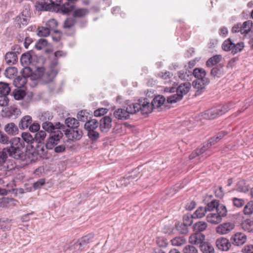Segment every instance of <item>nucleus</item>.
Returning <instances> with one entry per match:
<instances>
[{"label":"nucleus","instance_id":"f257e3e1","mask_svg":"<svg viewBox=\"0 0 253 253\" xmlns=\"http://www.w3.org/2000/svg\"><path fill=\"white\" fill-rule=\"evenodd\" d=\"M16 142V140L14 141L11 147L4 148L0 151V171H10L14 168L12 162L8 159V155L14 159L22 161L26 159L25 150H20L21 146Z\"/></svg>","mask_w":253,"mask_h":253},{"label":"nucleus","instance_id":"f03ea898","mask_svg":"<svg viewBox=\"0 0 253 253\" xmlns=\"http://www.w3.org/2000/svg\"><path fill=\"white\" fill-rule=\"evenodd\" d=\"M76 1H68L61 3L60 13L63 14H71L75 19H83L89 13V10L86 8L76 7Z\"/></svg>","mask_w":253,"mask_h":253},{"label":"nucleus","instance_id":"7ed1b4c3","mask_svg":"<svg viewBox=\"0 0 253 253\" xmlns=\"http://www.w3.org/2000/svg\"><path fill=\"white\" fill-rule=\"evenodd\" d=\"M57 66V60H54L51 61L48 68L46 70L42 67L37 68L35 71L37 79H41L45 83L51 82L58 72Z\"/></svg>","mask_w":253,"mask_h":253},{"label":"nucleus","instance_id":"20e7f679","mask_svg":"<svg viewBox=\"0 0 253 253\" xmlns=\"http://www.w3.org/2000/svg\"><path fill=\"white\" fill-rule=\"evenodd\" d=\"M60 0H36L35 8L38 11H52L60 12Z\"/></svg>","mask_w":253,"mask_h":253},{"label":"nucleus","instance_id":"39448f33","mask_svg":"<svg viewBox=\"0 0 253 253\" xmlns=\"http://www.w3.org/2000/svg\"><path fill=\"white\" fill-rule=\"evenodd\" d=\"M148 104L147 98H141L138 100V102L128 105L126 110L128 112L129 116L130 114H134L139 111H140L143 115H148L150 114L151 109L148 106Z\"/></svg>","mask_w":253,"mask_h":253},{"label":"nucleus","instance_id":"423d86ee","mask_svg":"<svg viewBox=\"0 0 253 253\" xmlns=\"http://www.w3.org/2000/svg\"><path fill=\"white\" fill-rule=\"evenodd\" d=\"M234 104L231 102L223 105H219L214 108L206 110L203 113V116L205 119H214L220 116L233 107Z\"/></svg>","mask_w":253,"mask_h":253},{"label":"nucleus","instance_id":"0eeeda50","mask_svg":"<svg viewBox=\"0 0 253 253\" xmlns=\"http://www.w3.org/2000/svg\"><path fill=\"white\" fill-rule=\"evenodd\" d=\"M245 45L243 42H239L235 44L230 38L225 40L222 44V49L225 51H231V53L235 54L241 52Z\"/></svg>","mask_w":253,"mask_h":253},{"label":"nucleus","instance_id":"6e6552de","mask_svg":"<svg viewBox=\"0 0 253 253\" xmlns=\"http://www.w3.org/2000/svg\"><path fill=\"white\" fill-rule=\"evenodd\" d=\"M21 75L18 76L13 81L14 85L17 88H21L27 83V78L31 75V70L29 67L23 68L20 72Z\"/></svg>","mask_w":253,"mask_h":253},{"label":"nucleus","instance_id":"1a4fd4ad","mask_svg":"<svg viewBox=\"0 0 253 253\" xmlns=\"http://www.w3.org/2000/svg\"><path fill=\"white\" fill-rule=\"evenodd\" d=\"M16 140V142L19 144V146H21L20 150H25L24 144H23V141L21 140L19 137H15L12 139H10L6 134L4 132L0 130V143L3 145L10 144L9 147H11L13 146V142L14 141Z\"/></svg>","mask_w":253,"mask_h":253},{"label":"nucleus","instance_id":"9d476101","mask_svg":"<svg viewBox=\"0 0 253 253\" xmlns=\"http://www.w3.org/2000/svg\"><path fill=\"white\" fill-rule=\"evenodd\" d=\"M63 133L60 130L55 131L48 138L45 144V147L47 149H52L58 143L60 139L63 137Z\"/></svg>","mask_w":253,"mask_h":253},{"label":"nucleus","instance_id":"9b49d317","mask_svg":"<svg viewBox=\"0 0 253 253\" xmlns=\"http://www.w3.org/2000/svg\"><path fill=\"white\" fill-rule=\"evenodd\" d=\"M112 119L110 117L106 116L103 117L99 123L100 129L102 132H107L112 126Z\"/></svg>","mask_w":253,"mask_h":253},{"label":"nucleus","instance_id":"f8f14e48","mask_svg":"<svg viewBox=\"0 0 253 253\" xmlns=\"http://www.w3.org/2000/svg\"><path fill=\"white\" fill-rule=\"evenodd\" d=\"M216 247L221 251H227L231 247V241L227 238L220 237L216 239L215 242Z\"/></svg>","mask_w":253,"mask_h":253},{"label":"nucleus","instance_id":"ddd939ff","mask_svg":"<svg viewBox=\"0 0 253 253\" xmlns=\"http://www.w3.org/2000/svg\"><path fill=\"white\" fill-rule=\"evenodd\" d=\"M65 134L70 140H80L83 135L82 130L77 128L67 129L65 130Z\"/></svg>","mask_w":253,"mask_h":253},{"label":"nucleus","instance_id":"4468645a","mask_svg":"<svg viewBox=\"0 0 253 253\" xmlns=\"http://www.w3.org/2000/svg\"><path fill=\"white\" fill-rule=\"evenodd\" d=\"M166 101V98L163 95H159L155 97L150 103L148 99V106L151 109L150 113L154 108H159L162 106Z\"/></svg>","mask_w":253,"mask_h":253},{"label":"nucleus","instance_id":"2eb2a0df","mask_svg":"<svg viewBox=\"0 0 253 253\" xmlns=\"http://www.w3.org/2000/svg\"><path fill=\"white\" fill-rule=\"evenodd\" d=\"M235 225L231 222H225L217 226L216 231L217 233L223 235L229 233L234 228Z\"/></svg>","mask_w":253,"mask_h":253},{"label":"nucleus","instance_id":"dca6fc26","mask_svg":"<svg viewBox=\"0 0 253 253\" xmlns=\"http://www.w3.org/2000/svg\"><path fill=\"white\" fill-rule=\"evenodd\" d=\"M246 239V236L244 233L238 232L231 237L230 241L233 245L240 246L244 244Z\"/></svg>","mask_w":253,"mask_h":253},{"label":"nucleus","instance_id":"f3484780","mask_svg":"<svg viewBox=\"0 0 253 253\" xmlns=\"http://www.w3.org/2000/svg\"><path fill=\"white\" fill-rule=\"evenodd\" d=\"M210 81L209 78L205 79H196L193 82V86L197 89V92L201 93L202 90L205 89V86L209 84Z\"/></svg>","mask_w":253,"mask_h":253},{"label":"nucleus","instance_id":"a211bd4d","mask_svg":"<svg viewBox=\"0 0 253 253\" xmlns=\"http://www.w3.org/2000/svg\"><path fill=\"white\" fill-rule=\"evenodd\" d=\"M205 236L204 234L195 232L189 237V242L192 244L199 245L200 246L205 242Z\"/></svg>","mask_w":253,"mask_h":253},{"label":"nucleus","instance_id":"6ab92c4d","mask_svg":"<svg viewBox=\"0 0 253 253\" xmlns=\"http://www.w3.org/2000/svg\"><path fill=\"white\" fill-rule=\"evenodd\" d=\"M114 117L120 120H126L129 118L128 112L125 109L119 108L116 110L113 113Z\"/></svg>","mask_w":253,"mask_h":253},{"label":"nucleus","instance_id":"aec40b11","mask_svg":"<svg viewBox=\"0 0 253 253\" xmlns=\"http://www.w3.org/2000/svg\"><path fill=\"white\" fill-rule=\"evenodd\" d=\"M190 88L191 84L189 82H185L178 85L176 88V92L181 95L183 98V96L189 91Z\"/></svg>","mask_w":253,"mask_h":253},{"label":"nucleus","instance_id":"412c9836","mask_svg":"<svg viewBox=\"0 0 253 253\" xmlns=\"http://www.w3.org/2000/svg\"><path fill=\"white\" fill-rule=\"evenodd\" d=\"M4 131L9 135H15L18 133V128L13 123L6 124L4 127Z\"/></svg>","mask_w":253,"mask_h":253},{"label":"nucleus","instance_id":"4be33fe9","mask_svg":"<svg viewBox=\"0 0 253 253\" xmlns=\"http://www.w3.org/2000/svg\"><path fill=\"white\" fill-rule=\"evenodd\" d=\"M5 60L8 65L15 64L18 61V57L15 52H8L5 55Z\"/></svg>","mask_w":253,"mask_h":253},{"label":"nucleus","instance_id":"5701e85b","mask_svg":"<svg viewBox=\"0 0 253 253\" xmlns=\"http://www.w3.org/2000/svg\"><path fill=\"white\" fill-rule=\"evenodd\" d=\"M32 121V118L30 116H25L19 122V127L21 129H26L29 127Z\"/></svg>","mask_w":253,"mask_h":253},{"label":"nucleus","instance_id":"b1692460","mask_svg":"<svg viewBox=\"0 0 253 253\" xmlns=\"http://www.w3.org/2000/svg\"><path fill=\"white\" fill-rule=\"evenodd\" d=\"M208 227L207 223L203 221H199L196 222L193 225V231L197 233H200L206 230Z\"/></svg>","mask_w":253,"mask_h":253},{"label":"nucleus","instance_id":"393cba45","mask_svg":"<svg viewBox=\"0 0 253 253\" xmlns=\"http://www.w3.org/2000/svg\"><path fill=\"white\" fill-rule=\"evenodd\" d=\"M223 73V66L221 64L213 67L210 72V75L214 78H220Z\"/></svg>","mask_w":253,"mask_h":253},{"label":"nucleus","instance_id":"a878e982","mask_svg":"<svg viewBox=\"0 0 253 253\" xmlns=\"http://www.w3.org/2000/svg\"><path fill=\"white\" fill-rule=\"evenodd\" d=\"M222 217L217 213H210L207 216V221L212 224H216L222 220Z\"/></svg>","mask_w":253,"mask_h":253},{"label":"nucleus","instance_id":"bb28decb","mask_svg":"<svg viewBox=\"0 0 253 253\" xmlns=\"http://www.w3.org/2000/svg\"><path fill=\"white\" fill-rule=\"evenodd\" d=\"M99 126V122L96 119H89L85 123L84 128L86 130H95Z\"/></svg>","mask_w":253,"mask_h":253},{"label":"nucleus","instance_id":"cd10ccee","mask_svg":"<svg viewBox=\"0 0 253 253\" xmlns=\"http://www.w3.org/2000/svg\"><path fill=\"white\" fill-rule=\"evenodd\" d=\"M199 247L203 253H214V249L209 242H205L201 245H200Z\"/></svg>","mask_w":253,"mask_h":253},{"label":"nucleus","instance_id":"c85d7f7f","mask_svg":"<svg viewBox=\"0 0 253 253\" xmlns=\"http://www.w3.org/2000/svg\"><path fill=\"white\" fill-rule=\"evenodd\" d=\"M222 59V56L217 54L210 58L206 62V66L208 67H212L218 64Z\"/></svg>","mask_w":253,"mask_h":253},{"label":"nucleus","instance_id":"c756f323","mask_svg":"<svg viewBox=\"0 0 253 253\" xmlns=\"http://www.w3.org/2000/svg\"><path fill=\"white\" fill-rule=\"evenodd\" d=\"M33 52L32 50H31L23 53L21 55L20 61L22 65H27L32 62V55L31 53Z\"/></svg>","mask_w":253,"mask_h":253},{"label":"nucleus","instance_id":"7c9ffc66","mask_svg":"<svg viewBox=\"0 0 253 253\" xmlns=\"http://www.w3.org/2000/svg\"><path fill=\"white\" fill-rule=\"evenodd\" d=\"M93 238V235L88 234L84 236L77 240L80 247L83 249H85L87 244L89 243L90 240Z\"/></svg>","mask_w":253,"mask_h":253},{"label":"nucleus","instance_id":"2f4dec72","mask_svg":"<svg viewBox=\"0 0 253 253\" xmlns=\"http://www.w3.org/2000/svg\"><path fill=\"white\" fill-rule=\"evenodd\" d=\"M242 229L248 232H253V221L251 219H246L241 223Z\"/></svg>","mask_w":253,"mask_h":253},{"label":"nucleus","instance_id":"473e14b6","mask_svg":"<svg viewBox=\"0 0 253 253\" xmlns=\"http://www.w3.org/2000/svg\"><path fill=\"white\" fill-rule=\"evenodd\" d=\"M67 126L71 129L77 128L79 126L78 120L74 118H68L65 121Z\"/></svg>","mask_w":253,"mask_h":253},{"label":"nucleus","instance_id":"72a5a7b5","mask_svg":"<svg viewBox=\"0 0 253 253\" xmlns=\"http://www.w3.org/2000/svg\"><path fill=\"white\" fill-rule=\"evenodd\" d=\"M206 71L202 68H195L193 72V75L196 79H205V78H207L206 77Z\"/></svg>","mask_w":253,"mask_h":253},{"label":"nucleus","instance_id":"f704fd0d","mask_svg":"<svg viewBox=\"0 0 253 253\" xmlns=\"http://www.w3.org/2000/svg\"><path fill=\"white\" fill-rule=\"evenodd\" d=\"M42 128L44 129V131H47L49 133H55V127L54 125L52 123L47 121L43 122L42 125Z\"/></svg>","mask_w":253,"mask_h":253},{"label":"nucleus","instance_id":"c9c22d12","mask_svg":"<svg viewBox=\"0 0 253 253\" xmlns=\"http://www.w3.org/2000/svg\"><path fill=\"white\" fill-rule=\"evenodd\" d=\"M89 115V114L86 111L82 110L77 114V120L86 123L90 119Z\"/></svg>","mask_w":253,"mask_h":253},{"label":"nucleus","instance_id":"e433bc0d","mask_svg":"<svg viewBox=\"0 0 253 253\" xmlns=\"http://www.w3.org/2000/svg\"><path fill=\"white\" fill-rule=\"evenodd\" d=\"M182 99V96L179 94L177 92L176 93L172 94L167 97V102L170 104H173L177 102Z\"/></svg>","mask_w":253,"mask_h":253},{"label":"nucleus","instance_id":"4c0bfd02","mask_svg":"<svg viewBox=\"0 0 253 253\" xmlns=\"http://www.w3.org/2000/svg\"><path fill=\"white\" fill-rule=\"evenodd\" d=\"M10 91V88L7 83L0 82V94L8 95Z\"/></svg>","mask_w":253,"mask_h":253},{"label":"nucleus","instance_id":"58836bf2","mask_svg":"<svg viewBox=\"0 0 253 253\" xmlns=\"http://www.w3.org/2000/svg\"><path fill=\"white\" fill-rule=\"evenodd\" d=\"M216 213L221 217H225L227 215V210L225 206L219 203L216 207Z\"/></svg>","mask_w":253,"mask_h":253},{"label":"nucleus","instance_id":"ea45409f","mask_svg":"<svg viewBox=\"0 0 253 253\" xmlns=\"http://www.w3.org/2000/svg\"><path fill=\"white\" fill-rule=\"evenodd\" d=\"M249 187L246 185L245 181L243 180L239 181L237 184V191L240 192H246L249 191Z\"/></svg>","mask_w":253,"mask_h":253},{"label":"nucleus","instance_id":"a19ab883","mask_svg":"<svg viewBox=\"0 0 253 253\" xmlns=\"http://www.w3.org/2000/svg\"><path fill=\"white\" fill-rule=\"evenodd\" d=\"M76 19L73 18V17H68L64 21L63 24V27L64 28L70 29L73 27L76 24Z\"/></svg>","mask_w":253,"mask_h":253},{"label":"nucleus","instance_id":"79ce46f5","mask_svg":"<svg viewBox=\"0 0 253 253\" xmlns=\"http://www.w3.org/2000/svg\"><path fill=\"white\" fill-rule=\"evenodd\" d=\"M52 118V114L49 111L44 112L39 116V119L43 122L49 121L51 120Z\"/></svg>","mask_w":253,"mask_h":253},{"label":"nucleus","instance_id":"37998d69","mask_svg":"<svg viewBox=\"0 0 253 253\" xmlns=\"http://www.w3.org/2000/svg\"><path fill=\"white\" fill-rule=\"evenodd\" d=\"M207 150L205 145L200 148H197L189 155L190 159H193L197 156L203 154Z\"/></svg>","mask_w":253,"mask_h":253},{"label":"nucleus","instance_id":"c03bdc74","mask_svg":"<svg viewBox=\"0 0 253 253\" xmlns=\"http://www.w3.org/2000/svg\"><path fill=\"white\" fill-rule=\"evenodd\" d=\"M207 150L205 145L200 148H197L189 155L190 159H193L197 156L203 154Z\"/></svg>","mask_w":253,"mask_h":253},{"label":"nucleus","instance_id":"a18cd8bd","mask_svg":"<svg viewBox=\"0 0 253 253\" xmlns=\"http://www.w3.org/2000/svg\"><path fill=\"white\" fill-rule=\"evenodd\" d=\"M46 134L45 131L40 130L37 132L34 136L35 141L38 143H42L45 139Z\"/></svg>","mask_w":253,"mask_h":253},{"label":"nucleus","instance_id":"49530a36","mask_svg":"<svg viewBox=\"0 0 253 253\" xmlns=\"http://www.w3.org/2000/svg\"><path fill=\"white\" fill-rule=\"evenodd\" d=\"M207 211L206 208L200 207L193 214L195 218H202L205 216Z\"/></svg>","mask_w":253,"mask_h":253},{"label":"nucleus","instance_id":"de8ad7c7","mask_svg":"<svg viewBox=\"0 0 253 253\" xmlns=\"http://www.w3.org/2000/svg\"><path fill=\"white\" fill-rule=\"evenodd\" d=\"M13 95L16 100H20L26 95V92L22 89H15L13 92Z\"/></svg>","mask_w":253,"mask_h":253},{"label":"nucleus","instance_id":"09e8293b","mask_svg":"<svg viewBox=\"0 0 253 253\" xmlns=\"http://www.w3.org/2000/svg\"><path fill=\"white\" fill-rule=\"evenodd\" d=\"M58 25L57 21L54 19H51L48 20L46 23V27L49 29L50 31L56 30L55 29Z\"/></svg>","mask_w":253,"mask_h":253},{"label":"nucleus","instance_id":"8fccbe9b","mask_svg":"<svg viewBox=\"0 0 253 253\" xmlns=\"http://www.w3.org/2000/svg\"><path fill=\"white\" fill-rule=\"evenodd\" d=\"M193 218H195L193 214H187L184 215L183 217V224L187 226L191 225Z\"/></svg>","mask_w":253,"mask_h":253},{"label":"nucleus","instance_id":"3c124183","mask_svg":"<svg viewBox=\"0 0 253 253\" xmlns=\"http://www.w3.org/2000/svg\"><path fill=\"white\" fill-rule=\"evenodd\" d=\"M50 32L46 27H41L38 29L37 34L39 37H47L49 35Z\"/></svg>","mask_w":253,"mask_h":253},{"label":"nucleus","instance_id":"603ef678","mask_svg":"<svg viewBox=\"0 0 253 253\" xmlns=\"http://www.w3.org/2000/svg\"><path fill=\"white\" fill-rule=\"evenodd\" d=\"M156 243L160 248H166L168 245L167 240L162 237H157L156 239Z\"/></svg>","mask_w":253,"mask_h":253},{"label":"nucleus","instance_id":"864d4df0","mask_svg":"<svg viewBox=\"0 0 253 253\" xmlns=\"http://www.w3.org/2000/svg\"><path fill=\"white\" fill-rule=\"evenodd\" d=\"M185 241L183 237H176L171 240V244L173 246H179L184 244Z\"/></svg>","mask_w":253,"mask_h":253},{"label":"nucleus","instance_id":"5fc2aeb1","mask_svg":"<svg viewBox=\"0 0 253 253\" xmlns=\"http://www.w3.org/2000/svg\"><path fill=\"white\" fill-rule=\"evenodd\" d=\"M47 44V41L46 40L44 39H41L37 42L35 44V48L37 50H40L45 47Z\"/></svg>","mask_w":253,"mask_h":253},{"label":"nucleus","instance_id":"6e6d98bb","mask_svg":"<svg viewBox=\"0 0 253 253\" xmlns=\"http://www.w3.org/2000/svg\"><path fill=\"white\" fill-rule=\"evenodd\" d=\"M22 137L23 140L28 143H33V141H35L34 137L29 132H23Z\"/></svg>","mask_w":253,"mask_h":253},{"label":"nucleus","instance_id":"4d7b16f0","mask_svg":"<svg viewBox=\"0 0 253 253\" xmlns=\"http://www.w3.org/2000/svg\"><path fill=\"white\" fill-rule=\"evenodd\" d=\"M219 203V201L218 200H214L208 203L207 206L205 207L207 209V211H212L214 209L216 210V207Z\"/></svg>","mask_w":253,"mask_h":253},{"label":"nucleus","instance_id":"13d9d810","mask_svg":"<svg viewBox=\"0 0 253 253\" xmlns=\"http://www.w3.org/2000/svg\"><path fill=\"white\" fill-rule=\"evenodd\" d=\"M87 136L92 141H96L99 137V133L95 130H87Z\"/></svg>","mask_w":253,"mask_h":253},{"label":"nucleus","instance_id":"bf43d9fd","mask_svg":"<svg viewBox=\"0 0 253 253\" xmlns=\"http://www.w3.org/2000/svg\"><path fill=\"white\" fill-rule=\"evenodd\" d=\"M244 213L246 215H250L253 213V202H249L244 208Z\"/></svg>","mask_w":253,"mask_h":253},{"label":"nucleus","instance_id":"052dcab7","mask_svg":"<svg viewBox=\"0 0 253 253\" xmlns=\"http://www.w3.org/2000/svg\"><path fill=\"white\" fill-rule=\"evenodd\" d=\"M30 19H27L26 18H23L22 17H16L15 19V21L16 24L19 25V27H21V25L22 24L23 26H26L28 24Z\"/></svg>","mask_w":253,"mask_h":253},{"label":"nucleus","instance_id":"680f3d73","mask_svg":"<svg viewBox=\"0 0 253 253\" xmlns=\"http://www.w3.org/2000/svg\"><path fill=\"white\" fill-rule=\"evenodd\" d=\"M16 68L14 67H9L5 70L4 75L6 78H10L16 72Z\"/></svg>","mask_w":253,"mask_h":253},{"label":"nucleus","instance_id":"e2e57ef3","mask_svg":"<svg viewBox=\"0 0 253 253\" xmlns=\"http://www.w3.org/2000/svg\"><path fill=\"white\" fill-rule=\"evenodd\" d=\"M175 226L178 232L182 234H187L188 232L187 226L183 223H178Z\"/></svg>","mask_w":253,"mask_h":253},{"label":"nucleus","instance_id":"0e129e2a","mask_svg":"<svg viewBox=\"0 0 253 253\" xmlns=\"http://www.w3.org/2000/svg\"><path fill=\"white\" fill-rule=\"evenodd\" d=\"M183 253H198V250L193 246H186L183 250Z\"/></svg>","mask_w":253,"mask_h":253},{"label":"nucleus","instance_id":"69168bd1","mask_svg":"<svg viewBox=\"0 0 253 253\" xmlns=\"http://www.w3.org/2000/svg\"><path fill=\"white\" fill-rule=\"evenodd\" d=\"M108 109L104 108H100L94 111V115L95 117H100L106 114Z\"/></svg>","mask_w":253,"mask_h":253},{"label":"nucleus","instance_id":"338daca9","mask_svg":"<svg viewBox=\"0 0 253 253\" xmlns=\"http://www.w3.org/2000/svg\"><path fill=\"white\" fill-rule=\"evenodd\" d=\"M7 95L0 94V106L4 107L8 104L9 99L7 96Z\"/></svg>","mask_w":253,"mask_h":253},{"label":"nucleus","instance_id":"774afa93","mask_svg":"<svg viewBox=\"0 0 253 253\" xmlns=\"http://www.w3.org/2000/svg\"><path fill=\"white\" fill-rule=\"evenodd\" d=\"M29 129L31 132H37L40 129V125L38 123L36 122L30 125L29 127Z\"/></svg>","mask_w":253,"mask_h":253}]
</instances>
